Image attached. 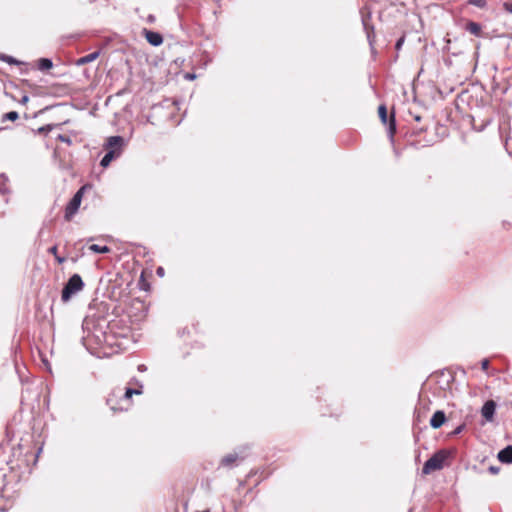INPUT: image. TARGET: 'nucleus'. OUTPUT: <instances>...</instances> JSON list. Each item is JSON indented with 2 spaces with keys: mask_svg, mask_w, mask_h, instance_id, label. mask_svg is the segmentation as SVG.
I'll return each instance as SVG.
<instances>
[{
  "mask_svg": "<svg viewBox=\"0 0 512 512\" xmlns=\"http://www.w3.org/2000/svg\"><path fill=\"white\" fill-rule=\"evenodd\" d=\"M404 39L403 38H400L397 43H396V49H400L401 48V45L403 43Z\"/></svg>",
  "mask_w": 512,
  "mask_h": 512,
  "instance_id": "nucleus-28",
  "label": "nucleus"
},
{
  "mask_svg": "<svg viewBox=\"0 0 512 512\" xmlns=\"http://www.w3.org/2000/svg\"><path fill=\"white\" fill-rule=\"evenodd\" d=\"M59 139H60L61 141H63V142H67V143H69V142H70V139H69L68 137H66V136H63V135H60V136H59Z\"/></svg>",
  "mask_w": 512,
  "mask_h": 512,
  "instance_id": "nucleus-29",
  "label": "nucleus"
},
{
  "mask_svg": "<svg viewBox=\"0 0 512 512\" xmlns=\"http://www.w3.org/2000/svg\"><path fill=\"white\" fill-rule=\"evenodd\" d=\"M147 21H148L149 23H153V22L155 21V16H154V15H152V14H150V15L147 17Z\"/></svg>",
  "mask_w": 512,
  "mask_h": 512,
  "instance_id": "nucleus-30",
  "label": "nucleus"
},
{
  "mask_svg": "<svg viewBox=\"0 0 512 512\" xmlns=\"http://www.w3.org/2000/svg\"><path fill=\"white\" fill-rule=\"evenodd\" d=\"M378 114L383 124L387 123V109L385 105H380L378 108Z\"/></svg>",
  "mask_w": 512,
  "mask_h": 512,
  "instance_id": "nucleus-18",
  "label": "nucleus"
},
{
  "mask_svg": "<svg viewBox=\"0 0 512 512\" xmlns=\"http://www.w3.org/2000/svg\"><path fill=\"white\" fill-rule=\"evenodd\" d=\"M19 118V115L16 111H10V112H7L5 113L3 116H2V122H5L7 120L9 121H15Z\"/></svg>",
  "mask_w": 512,
  "mask_h": 512,
  "instance_id": "nucleus-17",
  "label": "nucleus"
},
{
  "mask_svg": "<svg viewBox=\"0 0 512 512\" xmlns=\"http://www.w3.org/2000/svg\"><path fill=\"white\" fill-rule=\"evenodd\" d=\"M142 393V385L138 389L127 387L124 393H122V389L116 388L108 396L107 404L114 412L128 410L131 397L133 395H141Z\"/></svg>",
  "mask_w": 512,
  "mask_h": 512,
  "instance_id": "nucleus-2",
  "label": "nucleus"
},
{
  "mask_svg": "<svg viewBox=\"0 0 512 512\" xmlns=\"http://www.w3.org/2000/svg\"><path fill=\"white\" fill-rule=\"evenodd\" d=\"M130 335V328L123 324L122 319H113L109 322H98L94 326L92 336L99 345L109 346L111 348H121L123 343L120 339H126Z\"/></svg>",
  "mask_w": 512,
  "mask_h": 512,
  "instance_id": "nucleus-1",
  "label": "nucleus"
},
{
  "mask_svg": "<svg viewBox=\"0 0 512 512\" xmlns=\"http://www.w3.org/2000/svg\"><path fill=\"white\" fill-rule=\"evenodd\" d=\"M186 78H187V79H194V78H195V75H194V74H187V75H186Z\"/></svg>",
  "mask_w": 512,
  "mask_h": 512,
  "instance_id": "nucleus-32",
  "label": "nucleus"
},
{
  "mask_svg": "<svg viewBox=\"0 0 512 512\" xmlns=\"http://www.w3.org/2000/svg\"><path fill=\"white\" fill-rule=\"evenodd\" d=\"M84 287V282L79 274H73L65 284L61 299L63 302H67L73 295L80 292Z\"/></svg>",
  "mask_w": 512,
  "mask_h": 512,
  "instance_id": "nucleus-5",
  "label": "nucleus"
},
{
  "mask_svg": "<svg viewBox=\"0 0 512 512\" xmlns=\"http://www.w3.org/2000/svg\"><path fill=\"white\" fill-rule=\"evenodd\" d=\"M52 66H53V63L48 58H41L38 61V69L41 71L48 70V69L52 68Z\"/></svg>",
  "mask_w": 512,
  "mask_h": 512,
  "instance_id": "nucleus-14",
  "label": "nucleus"
},
{
  "mask_svg": "<svg viewBox=\"0 0 512 512\" xmlns=\"http://www.w3.org/2000/svg\"><path fill=\"white\" fill-rule=\"evenodd\" d=\"M451 451L446 449L438 450L423 465L422 473L428 475L444 467L445 461L451 456Z\"/></svg>",
  "mask_w": 512,
  "mask_h": 512,
  "instance_id": "nucleus-4",
  "label": "nucleus"
},
{
  "mask_svg": "<svg viewBox=\"0 0 512 512\" xmlns=\"http://www.w3.org/2000/svg\"><path fill=\"white\" fill-rule=\"evenodd\" d=\"M490 471H491L492 473H496V472L498 471V469H497V468H494V467H490Z\"/></svg>",
  "mask_w": 512,
  "mask_h": 512,
  "instance_id": "nucleus-33",
  "label": "nucleus"
},
{
  "mask_svg": "<svg viewBox=\"0 0 512 512\" xmlns=\"http://www.w3.org/2000/svg\"><path fill=\"white\" fill-rule=\"evenodd\" d=\"M6 192H7V189L4 186L0 185V193L4 194Z\"/></svg>",
  "mask_w": 512,
  "mask_h": 512,
  "instance_id": "nucleus-31",
  "label": "nucleus"
},
{
  "mask_svg": "<svg viewBox=\"0 0 512 512\" xmlns=\"http://www.w3.org/2000/svg\"><path fill=\"white\" fill-rule=\"evenodd\" d=\"M446 421V415L442 410H437L430 419V426L434 429L440 428Z\"/></svg>",
  "mask_w": 512,
  "mask_h": 512,
  "instance_id": "nucleus-9",
  "label": "nucleus"
},
{
  "mask_svg": "<svg viewBox=\"0 0 512 512\" xmlns=\"http://www.w3.org/2000/svg\"><path fill=\"white\" fill-rule=\"evenodd\" d=\"M89 250L95 253H108L110 248L108 246H100L98 244H92L89 246Z\"/></svg>",
  "mask_w": 512,
  "mask_h": 512,
  "instance_id": "nucleus-15",
  "label": "nucleus"
},
{
  "mask_svg": "<svg viewBox=\"0 0 512 512\" xmlns=\"http://www.w3.org/2000/svg\"><path fill=\"white\" fill-rule=\"evenodd\" d=\"M156 273L160 277L164 276V268L158 267L157 270H156Z\"/></svg>",
  "mask_w": 512,
  "mask_h": 512,
  "instance_id": "nucleus-27",
  "label": "nucleus"
},
{
  "mask_svg": "<svg viewBox=\"0 0 512 512\" xmlns=\"http://www.w3.org/2000/svg\"><path fill=\"white\" fill-rule=\"evenodd\" d=\"M100 55V52L99 51H95V52H92L90 54H87L83 57H80L79 59L76 60V65L77 66H82V65H85V64H88L90 62H93L95 61Z\"/></svg>",
  "mask_w": 512,
  "mask_h": 512,
  "instance_id": "nucleus-11",
  "label": "nucleus"
},
{
  "mask_svg": "<svg viewBox=\"0 0 512 512\" xmlns=\"http://www.w3.org/2000/svg\"><path fill=\"white\" fill-rule=\"evenodd\" d=\"M239 456L238 454L236 453H230L226 456H224L221 460V465L223 467H228V468H231L235 463L236 461L238 460Z\"/></svg>",
  "mask_w": 512,
  "mask_h": 512,
  "instance_id": "nucleus-12",
  "label": "nucleus"
},
{
  "mask_svg": "<svg viewBox=\"0 0 512 512\" xmlns=\"http://www.w3.org/2000/svg\"><path fill=\"white\" fill-rule=\"evenodd\" d=\"M57 251H58V248H57V246H56V245H55V246H52V247H51V248H49V250H48V252H49V253H51V254H53L54 256L58 255V254H57Z\"/></svg>",
  "mask_w": 512,
  "mask_h": 512,
  "instance_id": "nucleus-24",
  "label": "nucleus"
},
{
  "mask_svg": "<svg viewBox=\"0 0 512 512\" xmlns=\"http://www.w3.org/2000/svg\"><path fill=\"white\" fill-rule=\"evenodd\" d=\"M28 101H29V96H28V95H23V97H22V98H21V100H20V103H21L22 105H25V104H27V103H28Z\"/></svg>",
  "mask_w": 512,
  "mask_h": 512,
  "instance_id": "nucleus-25",
  "label": "nucleus"
},
{
  "mask_svg": "<svg viewBox=\"0 0 512 512\" xmlns=\"http://www.w3.org/2000/svg\"><path fill=\"white\" fill-rule=\"evenodd\" d=\"M123 144L124 140L121 136L109 137L104 145L107 153L102 158L100 165L105 168L113 159L118 158L121 155Z\"/></svg>",
  "mask_w": 512,
  "mask_h": 512,
  "instance_id": "nucleus-3",
  "label": "nucleus"
},
{
  "mask_svg": "<svg viewBox=\"0 0 512 512\" xmlns=\"http://www.w3.org/2000/svg\"><path fill=\"white\" fill-rule=\"evenodd\" d=\"M0 60L3 61V62H6L8 64H13V65H20V64H22V62L18 61L14 57L6 55V54H0Z\"/></svg>",
  "mask_w": 512,
  "mask_h": 512,
  "instance_id": "nucleus-16",
  "label": "nucleus"
},
{
  "mask_svg": "<svg viewBox=\"0 0 512 512\" xmlns=\"http://www.w3.org/2000/svg\"><path fill=\"white\" fill-rule=\"evenodd\" d=\"M389 130H390V133L393 134L395 132V119H394V115H392L390 117V121H389Z\"/></svg>",
  "mask_w": 512,
  "mask_h": 512,
  "instance_id": "nucleus-21",
  "label": "nucleus"
},
{
  "mask_svg": "<svg viewBox=\"0 0 512 512\" xmlns=\"http://www.w3.org/2000/svg\"><path fill=\"white\" fill-rule=\"evenodd\" d=\"M469 4L479 8H484L487 4L486 0H469Z\"/></svg>",
  "mask_w": 512,
  "mask_h": 512,
  "instance_id": "nucleus-19",
  "label": "nucleus"
},
{
  "mask_svg": "<svg viewBox=\"0 0 512 512\" xmlns=\"http://www.w3.org/2000/svg\"><path fill=\"white\" fill-rule=\"evenodd\" d=\"M496 411V403L493 400H488L484 403L481 409V414L486 421L492 422Z\"/></svg>",
  "mask_w": 512,
  "mask_h": 512,
  "instance_id": "nucleus-7",
  "label": "nucleus"
},
{
  "mask_svg": "<svg viewBox=\"0 0 512 512\" xmlns=\"http://www.w3.org/2000/svg\"><path fill=\"white\" fill-rule=\"evenodd\" d=\"M465 429V424L457 426L451 433V436L459 435Z\"/></svg>",
  "mask_w": 512,
  "mask_h": 512,
  "instance_id": "nucleus-20",
  "label": "nucleus"
},
{
  "mask_svg": "<svg viewBox=\"0 0 512 512\" xmlns=\"http://www.w3.org/2000/svg\"><path fill=\"white\" fill-rule=\"evenodd\" d=\"M85 190V186L81 187L75 194L74 196L72 197V199L70 200V202L67 204L66 208H65V219L67 221H70L72 219V217L76 214V212L78 211L79 207H80V204H81V201H82V197H83V192Z\"/></svg>",
  "mask_w": 512,
  "mask_h": 512,
  "instance_id": "nucleus-6",
  "label": "nucleus"
},
{
  "mask_svg": "<svg viewBox=\"0 0 512 512\" xmlns=\"http://www.w3.org/2000/svg\"><path fill=\"white\" fill-rule=\"evenodd\" d=\"M488 367H489V360L488 359H483L481 361V368H482V370L483 371H487Z\"/></svg>",
  "mask_w": 512,
  "mask_h": 512,
  "instance_id": "nucleus-22",
  "label": "nucleus"
},
{
  "mask_svg": "<svg viewBox=\"0 0 512 512\" xmlns=\"http://www.w3.org/2000/svg\"><path fill=\"white\" fill-rule=\"evenodd\" d=\"M55 259H56V261H57L59 264L64 263V262H65V260H66V259H65V257H61V256H59V255H56V256H55Z\"/></svg>",
  "mask_w": 512,
  "mask_h": 512,
  "instance_id": "nucleus-26",
  "label": "nucleus"
},
{
  "mask_svg": "<svg viewBox=\"0 0 512 512\" xmlns=\"http://www.w3.org/2000/svg\"><path fill=\"white\" fill-rule=\"evenodd\" d=\"M497 458L501 463L511 464L512 463V445H508L504 449L500 450L497 455Z\"/></svg>",
  "mask_w": 512,
  "mask_h": 512,
  "instance_id": "nucleus-10",
  "label": "nucleus"
},
{
  "mask_svg": "<svg viewBox=\"0 0 512 512\" xmlns=\"http://www.w3.org/2000/svg\"><path fill=\"white\" fill-rule=\"evenodd\" d=\"M466 30L475 36H479L481 33V26L476 22H469L466 26Z\"/></svg>",
  "mask_w": 512,
  "mask_h": 512,
  "instance_id": "nucleus-13",
  "label": "nucleus"
},
{
  "mask_svg": "<svg viewBox=\"0 0 512 512\" xmlns=\"http://www.w3.org/2000/svg\"><path fill=\"white\" fill-rule=\"evenodd\" d=\"M41 450H42L41 448H40V449H38V453L36 454V458L38 457V455H39V453L41 452Z\"/></svg>",
  "mask_w": 512,
  "mask_h": 512,
  "instance_id": "nucleus-35",
  "label": "nucleus"
},
{
  "mask_svg": "<svg viewBox=\"0 0 512 512\" xmlns=\"http://www.w3.org/2000/svg\"><path fill=\"white\" fill-rule=\"evenodd\" d=\"M144 35L147 42L153 46H159L163 43V37L160 33L144 29Z\"/></svg>",
  "mask_w": 512,
  "mask_h": 512,
  "instance_id": "nucleus-8",
  "label": "nucleus"
},
{
  "mask_svg": "<svg viewBox=\"0 0 512 512\" xmlns=\"http://www.w3.org/2000/svg\"><path fill=\"white\" fill-rule=\"evenodd\" d=\"M138 369H139L140 371H143V370H145V366H144V365H140V366L138 367Z\"/></svg>",
  "mask_w": 512,
  "mask_h": 512,
  "instance_id": "nucleus-34",
  "label": "nucleus"
},
{
  "mask_svg": "<svg viewBox=\"0 0 512 512\" xmlns=\"http://www.w3.org/2000/svg\"><path fill=\"white\" fill-rule=\"evenodd\" d=\"M504 9L512 14V3H504Z\"/></svg>",
  "mask_w": 512,
  "mask_h": 512,
  "instance_id": "nucleus-23",
  "label": "nucleus"
},
{
  "mask_svg": "<svg viewBox=\"0 0 512 512\" xmlns=\"http://www.w3.org/2000/svg\"><path fill=\"white\" fill-rule=\"evenodd\" d=\"M363 26H365V29L367 30V26H366L365 21H363Z\"/></svg>",
  "mask_w": 512,
  "mask_h": 512,
  "instance_id": "nucleus-36",
  "label": "nucleus"
}]
</instances>
